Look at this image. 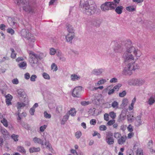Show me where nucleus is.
<instances>
[{
	"mask_svg": "<svg viewBox=\"0 0 155 155\" xmlns=\"http://www.w3.org/2000/svg\"><path fill=\"white\" fill-rule=\"evenodd\" d=\"M131 53L137 57H139L141 55L140 51L134 46L128 49L127 51L124 53L123 57L126 66L124 68L123 73L125 75H131L132 73V71L138 68L137 64H135V60Z\"/></svg>",
	"mask_w": 155,
	"mask_h": 155,
	"instance_id": "1",
	"label": "nucleus"
},
{
	"mask_svg": "<svg viewBox=\"0 0 155 155\" xmlns=\"http://www.w3.org/2000/svg\"><path fill=\"white\" fill-rule=\"evenodd\" d=\"M80 6L82 8L83 13L88 15L97 14L100 11L94 2L90 5L87 0H81Z\"/></svg>",
	"mask_w": 155,
	"mask_h": 155,
	"instance_id": "2",
	"label": "nucleus"
},
{
	"mask_svg": "<svg viewBox=\"0 0 155 155\" xmlns=\"http://www.w3.org/2000/svg\"><path fill=\"white\" fill-rule=\"evenodd\" d=\"M15 3L18 5H22L23 9L26 12L33 13L34 9L29 5L28 0H14Z\"/></svg>",
	"mask_w": 155,
	"mask_h": 155,
	"instance_id": "3",
	"label": "nucleus"
},
{
	"mask_svg": "<svg viewBox=\"0 0 155 155\" xmlns=\"http://www.w3.org/2000/svg\"><path fill=\"white\" fill-rule=\"evenodd\" d=\"M21 35L23 37L26 38L30 41L34 42L35 41L34 36L25 29L22 30L21 31Z\"/></svg>",
	"mask_w": 155,
	"mask_h": 155,
	"instance_id": "4",
	"label": "nucleus"
},
{
	"mask_svg": "<svg viewBox=\"0 0 155 155\" xmlns=\"http://www.w3.org/2000/svg\"><path fill=\"white\" fill-rule=\"evenodd\" d=\"M83 88L81 86L75 87L73 90L72 95L74 97H80L82 93Z\"/></svg>",
	"mask_w": 155,
	"mask_h": 155,
	"instance_id": "5",
	"label": "nucleus"
},
{
	"mask_svg": "<svg viewBox=\"0 0 155 155\" xmlns=\"http://www.w3.org/2000/svg\"><path fill=\"white\" fill-rule=\"evenodd\" d=\"M145 82L143 79H132L129 81V84L130 85H140L143 84Z\"/></svg>",
	"mask_w": 155,
	"mask_h": 155,
	"instance_id": "6",
	"label": "nucleus"
},
{
	"mask_svg": "<svg viewBox=\"0 0 155 155\" xmlns=\"http://www.w3.org/2000/svg\"><path fill=\"white\" fill-rule=\"evenodd\" d=\"M111 3H112L109 2H106L102 4L101 6V8L102 10L107 12L109 10L114 9V8L112 6Z\"/></svg>",
	"mask_w": 155,
	"mask_h": 155,
	"instance_id": "7",
	"label": "nucleus"
},
{
	"mask_svg": "<svg viewBox=\"0 0 155 155\" xmlns=\"http://www.w3.org/2000/svg\"><path fill=\"white\" fill-rule=\"evenodd\" d=\"M106 142L108 145H112L114 143V139L113 138V134L111 132H108L106 134L105 139Z\"/></svg>",
	"mask_w": 155,
	"mask_h": 155,
	"instance_id": "8",
	"label": "nucleus"
},
{
	"mask_svg": "<svg viewBox=\"0 0 155 155\" xmlns=\"http://www.w3.org/2000/svg\"><path fill=\"white\" fill-rule=\"evenodd\" d=\"M29 55L30 58V62L32 64H35L38 61V59L41 58L37 54H35L34 52L31 51H30Z\"/></svg>",
	"mask_w": 155,
	"mask_h": 155,
	"instance_id": "9",
	"label": "nucleus"
},
{
	"mask_svg": "<svg viewBox=\"0 0 155 155\" xmlns=\"http://www.w3.org/2000/svg\"><path fill=\"white\" fill-rule=\"evenodd\" d=\"M140 144L137 142L135 143L133 149L135 151H136L137 155H143V152L142 149L140 148Z\"/></svg>",
	"mask_w": 155,
	"mask_h": 155,
	"instance_id": "10",
	"label": "nucleus"
},
{
	"mask_svg": "<svg viewBox=\"0 0 155 155\" xmlns=\"http://www.w3.org/2000/svg\"><path fill=\"white\" fill-rule=\"evenodd\" d=\"M93 96L95 97L94 99L93 100V102L97 105H99L100 102L102 100L103 97L101 94H94Z\"/></svg>",
	"mask_w": 155,
	"mask_h": 155,
	"instance_id": "11",
	"label": "nucleus"
},
{
	"mask_svg": "<svg viewBox=\"0 0 155 155\" xmlns=\"http://www.w3.org/2000/svg\"><path fill=\"white\" fill-rule=\"evenodd\" d=\"M7 21L10 25L14 28L18 27V23L14 18L8 17L7 19Z\"/></svg>",
	"mask_w": 155,
	"mask_h": 155,
	"instance_id": "12",
	"label": "nucleus"
},
{
	"mask_svg": "<svg viewBox=\"0 0 155 155\" xmlns=\"http://www.w3.org/2000/svg\"><path fill=\"white\" fill-rule=\"evenodd\" d=\"M104 71V70L102 68L98 69H94L92 71L91 74L96 76H100Z\"/></svg>",
	"mask_w": 155,
	"mask_h": 155,
	"instance_id": "13",
	"label": "nucleus"
},
{
	"mask_svg": "<svg viewBox=\"0 0 155 155\" xmlns=\"http://www.w3.org/2000/svg\"><path fill=\"white\" fill-rule=\"evenodd\" d=\"M33 141L35 144H40L42 146L44 145L43 141L40 138L37 137H35L33 139Z\"/></svg>",
	"mask_w": 155,
	"mask_h": 155,
	"instance_id": "14",
	"label": "nucleus"
},
{
	"mask_svg": "<svg viewBox=\"0 0 155 155\" xmlns=\"http://www.w3.org/2000/svg\"><path fill=\"white\" fill-rule=\"evenodd\" d=\"M124 46L126 48V51H127V50L130 48L132 47V42L130 40H128L125 41Z\"/></svg>",
	"mask_w": 155,
	"mask_h": 155,
	"instance_id": "15",
	"label": "nucleus"
},
{
	"mask_svg": "<svg viewBox=\"0 0 155 155\" xmlns=\"http://www.w3.org/2000/svg\"><path fill=\"white\" fill-rule=\"evenodd\" d=\"M123 48L121 45L117 44L116 45L114 48V51L115 52L120 53L121 52Z\"/></svg>",
	"mask_w": 155,
	"mask_h": 155,
	"instance_id": "16",
	"label": "nucleus"
},
{
	"mask_svg": "<svg viewBox=\"0 0 155 155\" xmlns=\"http://www.w3.org/2000/svg\"><path fill=\"white\" fill-rule=\"evenodd\" d=\"M17 150L18 152L23 154H25L26 151L25 148L22 146H18L17 147Z\"/></svg>",
	"mask_w": 155,
	"mask_h": 155,
	"instance_id": "17",
	"label": "nucleus"
},
{
	"mask_svg": "<svg viewBox=\"0 0 155 155\" xmlns=\"http://www.w3.org/2000/svg\"><path fill=\"white\" fill-rule=\"evenodd\" d=\"M6 104H7L8 105H11L12 103L11 102V101L12 99V96L9 94H8L6 96Z\"/></svg>",
	"mask_w": 155,
	"mask_h": 155,
	"instance_id": "18",
	"label": "nucleus"
},
{
	"mask_svg": "<svg viewBox=\"0 0 155 155\" xmlns=\"http://www.w3.org/2000/svg\"><path fill=\"white\" fill-rule=\"evenodd\" d=\"M115 8H116L115 9V11L117 14L120 15L122 13L124 8L123 6H117V7H115Z\"/></svg>",
	"mask_w": 155,
	"mask_h": 155,
	"instance_id": "19",
	"label": "nucleus"
},
{
	"mask_svg": "<svg viewBox=\"0 0 155 155\" xmlns=\"http://www.w3.org/2000/svg\"><path fill=\"white\" fill-rule=\"evenodd\" d=\"M40 150V148L39 147L35 148V147H32L29 149V152L31 153L39 152Z\"/></svg>",
	"mask_w": 155,
	"mask_h": 155,
	"instance_id": "20",
	"label": "nucleus"
},
{
	"mask_svg": "<svg viewBox=\"0 0 155 155\" xmlns=\"http://www.w3.org/2000/svg\"><path fill=\"white\" fill-rule=\"evenodd\" d=\"M127 138L126 136H121V138L118 140V143L119 144H122L125 142Z\"/></svg>",
	"mask_w": 155,
	"mask_h": 155,
	"instance_id": "21",
	"label": "nucleus"
},
{
	"mask_svg": "<svg viewBox=\"0 0 155 155\" xmlns=\"http://www.w3.org/2000/svg\"><path fill=\"white\" fill-rule=\"evenodd\" d=\"M71 80L72 81H76L80 79V76L79 75H78L75 74H74L71 75Z\"/></svg>",
	"mask_w": 155,
	"mask_h": 155,
	"instance_id": "22",
	"label": "nucleus"
},
{
	"mask_svg": "<svg viewBox=\"0 0 155 155\" xmlns=\"http://www.w3.org/2000/svg\"><path fill=\"white\" fill-rule=\"evenodd\" d=\"M76 111L74 108H71L70 110L68 111V114L71 116H74L76 114Z\"/></svg>",
	"mask_w": 155,
	"mask_h": 155,
	"instance_id": "23",
	"label": "nucleus"
},
{
	"mask_svg": "<svg viewBox=\"0 0 155 155\" xmlns=\"http://www.w3.org/2000/svg\"><path fill=\"white\" fill-rule=\"evenodd\" d=\"M128 103V101L127 99H124L122 101V103L120 105V108L122 109L123 108L126 106Z\"/></svg>",
	"mask_w": 155,
	"mask_h": 155,
	"instance_id": "24",
	"label": "nucleus"
},
{
	"mask_svg": "<svg viewBox=\"0 0 155 155\" xmlns=\"http://www.w3.org/2000/svg\"><path fill=\"white\" fill-rule=\"evenodd\" d=\"M74 30L72 26L70 25H68V36L72 35L73 33L75 35L74 33Z\"/></svg>",
	"mask_w": 155,
	"mask_h": 155,
	"instance_id": "25",
	"label": "nucleus"
},
{
	"mask_svg": "<svg viewBox=\"0 0 155 155\" xmlns=\"http://www.w3.org/2000/svg\"><path fill=\"white\" fill-rule=\"evenodd\" d=\"M153 146V141L152 140H150L148 142V146L149 148L150 149V152L152 153H155V150H153L151 148Z\"/></svg>",
	"mask_w": 155,
	"mask_h": 155,
	"instance_id": "26",
	"label": "nucleus"
},
{
	"mask_svg": "<svg viewBox=\"0 0 155 155\" xmlns=\"http://www.w3.org/2000/svg\"><path fill=\"white\" fill-rule=\"evenodd\" d=\"M155 103V98L153 96H151L149 99L147 103L150 105H152Z\"/></svg>",
	"mask_w": 155,
	"mask_h": 155,
	"instance_id": "27",
	"label": "nucleus"
},
{
	"mask_svg": "<svg viewBox=\"0 0 155 155\" xmlns=\"http://www.w3.org/2000/svg\"><path fill=\"white\" fill-rule=\"evenodd\" d=\"M120 1V0H114L113 2H110L112 3H111L112 5V6H113L115 9V7L118 5V4L119 3Z\"/></svg>",
	"mask_w": 155,
	"mask_h": 155,
	"instance_id": "28",
	"label": "nucleus"
},
{
	"mask_svg": "<svg viewBox=\"0 0 155 155\" xmlns=\"http://www.w3.org/2000/svg\"><path fill=\"white\" fill-rule=\"evenodd\" d=\"M1 123L5 127H7L8 126V122L7 120L4 118H2L1 120Z\"/></svg>",
	"mask_w": 155,
	"mask_h": 155,
	"instance_id": "29",
	"label": "nucleus"
},
{
	"mask_svg": "<svg viewBox=\"0 0 155 155\" xmlns=\"http://www.w3.org/2000/svg\"><path fill=\"white\" fill-rule=\"evenodd\" d=\"M101 22L100 21L98 20H94L92 22V24L94 26L97 27H98L100 26Z\"/></svg>",
	"mask_w": 155,
	"mask_h": 155,
	"instance_id": "30",
	"label": "nucleus"
},
{
	"mask_svg": "<svg viewBox=\"0 0 155 155\" xmlns=\"http://www.w3.org/2000/svg\"><path fill=\"white\" fill-rule=\"evenodd\" d=\"M11 138L15 142H17L18 140L19 136L15 134H13L11 136Z\"/></svg>",
	"mask_w": 155,
	"mask_h": 155,
	"instance_id": "31",
	"label": "nucleus"
},
{
	"mask_svg": "<svg viewBox=\"0 0 155 155\" xmlns=\"http://www.w3.org/2000/svg\"><path fill=\"white\" fill-rule=\"evenodd\" d=\"M18 66L20 68L24 69L27 66V64L25 62L23 61L19 64Z\"/></svg>",
	"mask_w": 155,
	"mask_h": 155,
	"instance_id": "32",
	"label": "nucleus"
},
{
	"mask_svg": "<svg viewBox=\"0 0 155 155\" xmlns=\"http://www.w3.org/2000/svg\"><path fill=\"white\" fill-rule=\"evenodd\" d=\"M111 106L114 108L116 109L118 108L119 104L117 101H114L112 103Z\"/></svg>",
	"mask_w": 155,
	"mask_h": 155,
	"instance_id": "33",
	"label": "nucleus"
},
{
	"mask_svg": "<svg viewBox=\"0 0 155 155\" xmlns=\"http://www.w3.org/2000/svg\"><path fill=\"white\" fill-rule=\"evenodd\" d=\"M25 104L23 103H17L16 106L18 109H20L21 108L25 106Z\"/></svg>",
	"mask_w": 155,
	"mask_h": 155,
	"instance_id": "34",
	"label": "nucleus"
},
{
	"mask_svg": "<svg viewBox=\"0 0 155 155\" xmlns=\"http://www.w3.org/2000/svg\"><path fill=\"white\" fill-rule=\"evenodd\" d=\"M75 36V35H74L73 33L72 34V35L68 36V42L70 44H72V40L74 38Z\"/></svg>",
	"mask_w": 155,
	"mask_h": 155,
	"instance_id": "35",
	"label": "nucleus"
},
{
	"mask_svg": "<svg viewBox=\"0 0 155 155\" xmlns=\"http://www.w3.org/2000/svg\"><path fill=\"white\" fill-rule=\"evenodd\" d=\"M45 145L46 147V148L49 149L50 150H52V147L51 144L48 141L45 142Z\"/></svg>",
	"mask_w": 155,
	"mask_h": 155,
	"instance_id": "36",
	"label": "nucleus"
},
{
	"mask_svg": "<svg viewBox=\"0 0 155 155\" xmlns=\"http://www.w3.org/2000/svg\"><path fill=\"white\" fill-rule=\"evenodd\" d=\"M10 50L12 51L11 57L12 58H15L16 57V54L14 53L15 51L13 48H11Z\"/></svg>",
	"mask_w": 155,
	"mask_h": 155,
	"instance_id": "37",
	"label": "nucleus"
},
{
	"mask_svg": "<svg viewBox=\"0 0 155 155\" xmlns=\"http://www.w3.org/2000/svg\"><path fill=\"white\" fill-rule=\"evenodd\" d=\"M141 116L139 115L137 116L136 118V119L137 121V122L138 123V125H140L142 124V121L141 120Z\"/></svg>",
	"mask_w": 155,
	"mask_h": 155,
	"instance_id": "38",
	"label": "nucleus"
},
{
	"mask_svg": "<svg viewBox=\"0 0 155 155\" xmlns=\"http://www.w3.org/2000/svg\"><path fill=\"white\" fill-rule=\"evenodd\" d=\"M51 68L53 71H56L58 69L57 66L55 63H53L51 66Z\"/></svg>",
	"mask_w": 155,
	"mask_h": 155,
	"instance_id": "39",
	"label": "nucleus"
},
{
	"mask_svg": "<svg viewBox=\"0 0 155 155\" xmlns=\"http://www.w3.org/2000/svg\"><path fill=\"white\" fill-rule=\"evenodd\" d=\"M103 86H100L98 87H89V89L91 91H94L98 89H102L103 88Z\"/></svg>",
	"mask_w": 155,
	"mask_h": 155,
	"instance_id": "40",
	"label": "nucleus"
},
{
	"mask_svg": "<svg viewBox=\"0 0 155 155\" xmlns=\"http://www.w3.org/2000/svg\"><path fill=\"white\" fill-rule=\"evenodd\" d=\"M126 10L129 12H134L135 11V8L133 6H128L126 8Z\"/></svg>",
	"mask_w": 155,
	"mask_h": 155,
	"instance_id": "41",
	"label": "nucleus"
},
{
	"mask_svg": "<svg viewBox=\"0 0 155 155\" xmlns=\"http://www.w3.org/2000/svg\"><path fill=\"white\" fill-rule=\"evenodd\" d=\"M68 120V115H66L64 117L62 120L61 122V124H64Z\"/></svg>",
	"mask_w": 155,
	"mask_h": 155,
	"instance_id": "42",
	"label": "nucleus"
},
{
	"mask_svg": "<svg viewBox=\"0 0 155 155\" xmlns=\"http://www.w3.org/2000/svg\"><path fill=\"white\" fill-rule=\"evenodd\" d=\"M106 82V79H102L100 80L99 81H98L97 84L98 85H100L105 83Z\"/></svg>",
	"mask_w": 155,
	"mask_h": 155,
	"instance_id": "43",
	"label": "nucleus"
},
{
	"mask_svg": "<svg viewBox=\"0 0 155 155\" xmlns=\"http://www.w3.org/2000/svg\"><path fill=\"white\" fill-rule=\"evenodd\" d=\"M7 32L12 35H13L15 33V31L13 29L11 28H8L7 30Z\"/></svg>",
	"mask_w": 155,
	"mask_h": 155,
	"instance_id": "44",
	"label": "nucleus"
},
{
	"mask_svg": "<svg viewBox=\"0 0 155 155\" xmlns=\"http://www.w3.org/2000/svg\"><path fill=\"white\" fill-rule=\"evenodd\" d=\"M42 75L44 78L48 80L50 79V77L49 75L47 73L45 72L43 73Z\"/></svg>",
	"mask_w": 155,
	"mask_h": 155,
	"instance_id": "45",
	"label": "nucleus"
},
{
	"mask_svg": "<svg viewBox=\"0 0 155 155\" xmlns=\"http://www.w3.org/2000/svg\"><path fill=\"white\" fill-rule=\"evenodd\" d=\"M82 134L81 131H77L75 133V136L77 138H79Z\"/></svg>",
	"mask_w": 155,
	"mask_h": 155,
	"instance_id": "46",
	"label": "nucleus"
},
{
	"mask_svg": "<svg viewBox=\"0 0 155 155\" xmlns=\"http://www.w3.org/2000/svg\"><path fill=\"white\" fill-rule=\"evenodd\" d=\"M56 52V50L53 48H51L50 49V54L51 55H54Z\"/></svg>",
	"mask_w": 155,
	"mask_h": 155,
	"instance_id": "47",
	"label": "nucleus"
},
{
	"mask_svg": "<svg viewBox=\"0 0 155 155\" xmlns=\"http://www.w3.org/2000/svg\"><path fill=\"white\" fill-rule=\"evenodd\" d=\"M109 115L110 117L113 119L115 118L116 117V114L113 111L110 112L109 113Z\"/></svg>",
	"mask_w": 155,
	"mask_h": 155,
	"instance_id": "48",
	"label": "nucleus"
},
{
	"mask_svg": "<svg viewBox=\"0 0 155 155\" xmlns=\"http://www.w3.org/2000/svg\"><path fill=\"white\" fill-rule=\"evenodd\" d=\"M126 93V91H124L122 92L119 93V95L120 97H123L125 96Z\"/></svg>",
	"mask_w": 155,
	"mask_h": 155,
	"instance_id": "49",
	"label": "nucleus"
},
{
	"mask_svg": "<svg viewBox=\"0 0 155 155\" xmlns=\"http://www.w3.org/2000/svg\"><path fill=\"white\" fill-rule=\"evenodd\" d=\"M122 86V84H121L119 83L117 85H115L113 87V89L114 90H118L119 88Z\"/></svg>",
	"mask_w": 155,
	"mask_h": 155,
	"instance_id": "50",
	"label": "nucleus"
},
{
	"mask_svg": "<svg viewBox=\"0 0 155 155\" xmlns=\"http://www.w3.org/2000/svg\"><path fill=\"white\" fill-rule=\"evenodd\" d=\"M91 104V102L89 101H83L81 102V104L83 106H86Z\"/></svg>",
	"mask_w": 155,
	"mask_h": 155,
	"instance_id": "51",
	"label": "nucleus"
},
{
	"mask_svg": "<svg viewBox=\"0 0 155 155\" xmlns=\"http://www.w3.org/2000/svg\"><path fill=\"white\" fill-rule=\"evenodd\" d=\"M107 129V127L104 125H101L99 127V129L101 131H105Z\"/></svg>",
	"mask_w": 155,
	"mask_h": 155,
	"instance_id": "52",
	"label": "nucleus"
},
{
	"mask_svg": "<svg viewBox=\"0 0 155 155\" xmlns=\"http://www.w3.org/2000/svg\"><path fill=\"white\" fill-rule=\"evenodd\" d=\"M1 133L4 135H6L7 133V130L4 128H1Z\"/></svg>",
	"mask_w": 155,
	"mask_h": 155,
	"instance_id": "53",
	"label": "nucleus"
},
{
	"mask_svg": "<svg viewBox=\"0 0 155 155\" xmlns=\"http://www.w3.org/2000/svg\"><path fill=\"white\" fill-rule=\"evenodd\" d=\"M37 78V76L35 75H32L30 78V80L32 81H35Z\"/></svg>",
	"mask_w": 155,
	"mask_h": 155,
	"instance_id": "54",
	"label": "nucleus"
},
{
	"mask_svg": "<svg viewBox=\"0 0 155 155\" xmlns=\"http://www.w3.org/2000/svg\"><path fill=\"white\" fill-rule=\"evenodd\" d=\"M115 123V120H110L108 122L107 124L109 126H111Z\"/></svg>",
	"mask_w": 155,
	"mask_h": 155,
	"instance_id": "55",
	"label": "nucleus"
},
{
	"mask_svg": "<svg viewBox=\"0 0 155 155\" xmlns=\"http://www.w3.org/2000/svg\"><path fill=\"white\" fill-rule=\"evenodd\" d=\"M47 127V126L46 125H44L43 126H42L40 127V130L41 132H43L44 130L46 129Z\"/></svg>",
	"mask_w": 155,
	"mask_h": 155,
	"instance_id": "56",
	"label": "nucleus"
},
{
	"mask_svg": "<svg viewBox=\"0 0 155 155\" xmlns=\"http://www.w3.org/2000/svg\"><path fill=\"white\" fill-rule=\"evenodd\" d=\"M44 117L46 118H49L51 117V115L48 114L46 111L44 112Z\"/></svg>",
	"mask_w": 155,
	"mask_h": 155,
	"instance_id": "57",
	"label": "nucleus"
},
{
	"mask_svg": "<svg viewBox=\"0 0 155 155\" xmlns=\"http://www.w3.org/2000/svg\"><path fill=\"white\" fill-rule=\"evenodd\" d=\"M120 136L121 135L119 132L115 133L114 134V137L116 138H119Z\"/></svg>",
	"mask_w": 155,
	"mask_h": 155,
	"instance_id": "58",
	"label": "nucleus"
},
{
	"mask_svg": "<svg viewBox=\"0 0 155 155\" xmlns=\"http://www.w3.org/2000/svg\"><path fill=\"white\" fill-rule=\"evenodd\" d=\"M110 82L111 83H116L117 82V79L116 78H113L110 80Z\"/></svg>",
	"mask_w": 155,
	"mask_h": 155,
	"instance_id": "59",
	"label": "nucleus"
},
{
	"mask_svg": "<svg viewBox=\"0 0 155 155\" xmlns=\"http://www.w3.org/2000/svg\"><path fill=\"white\" fill-rule=\"evenodd\" d=\"M96 123V120L95 119H93L90 121V124L91 125H95Z\"/></svg>",
	"mask_w": 155,
	"mask_h": 155,
	"instance_id": "60",
	"label": "nucleus"
},
{
	"mask_svg": "<svg viewBox=\"0 0 155 155\" xmlns=\"http://www.w3.org/2000/svg\"><path fill=\"white\" fill-rule=\"evenodd\" d=\"M5 25L4 24H1L0 25V29L3 31H5Z\"/></svg>",
	"mask_w": 155,
	"mask_h": 155,
	"instance_id": "61",
	"label": "nucleus"
},
{
	"mask_svg": "<svg viewBox=\"0 0 155 155\" xmlns=\"http://www.w3.org/2000/svg\"><path fill=\"white\" fill-rule=\"evenodd\" d=\"M35 112V109L32 107L30 109L29 111V112L31 115H33L34 114Z\"/></svg>",
	"mask_w": 155,
	"mask_h": 155,
	"instance_id": "62",
	"label": "nucleus"
},
{
	"mask_svg": "<svg viewBox=\"0 0 155 155\" xmlns=\"http://www.w3.org/2000/svg\"><path fill=\"white\" fill-rule=\"evenodd\" d=\"M104 119L107 121L109 120V115L108 114L106 113L104 114Z\"/></svg>",
	"mask_w": 155,
	"mask_h": 155,
	"instance_id": "63",
	"label": "nucleus"
},
{
	"mask_svg": "<svg viewBox=\"0 0 155 155\" xmlns=\"http://www.w3.org/2000/svg\"><path fill=\"white\" fill-rule=\"evenodd\" d=\"M30 78V75L28 73H27L25 74V78L26 80Z\"/></svg>",
	"mask_w": 155,
	"mask_h": 155,
	"instance_id": "64",
	"label": "nucleus"
}]
</instances>
